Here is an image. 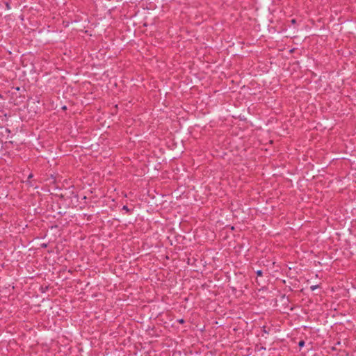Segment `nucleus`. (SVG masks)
Wrapping results in <instances>:
<instances>
[{"mask_svg":"<svg viewBox=\"0 0 356 356\" xmlns=\"http://www.w3.org/2000/svg\"><path fill=\"white\" fill-rule=\"evenodd\" d=\"M41 246H42V248H46V247H47V244H46V243H42V244L41 245Z\"/></svg>","mask_w":356,"mask_h":356,"instance_id":"5","label":"nucleus"},{"mask_svg":"<svg viewBox=\"0 0 356 356\" xmlns=\"http://www.w3.org/2000/svg\"><path fill=\"white\" fill-rule=\"evenodd\" d=\"M31 177H33V175H32V174H30V175H29V177H28V178H29V179H30V178H31Z\"/></svg>","mask_w":356,"mask_h":356,"instance_id":"7","label":"nucleus"},{"mask_svg":"<svg viewBox=\"0 0 356 356\" xmlns=\"http://www.w3.org/2000/svg\"><path fill=\"white\" fill-rule=\"evenodd\" d=\"M298 346L300 347H303L305 346V341H302V340L300 341L299 343H298Z\"/></svg>","mask_w":356,"mask_h":356,"instance_id":"2","label":"nucleus"},{"mask_svg":"<svg viewBox=\"0 0 356 356\" xmlns=\"http://www.w3.org/2000/svg\"><path fill=\"white\" fill-rule=\"evenodd\" d=\"M256 274L258 275V276H261L262 274H263V272L261 270H258L256 271Z\"/></svg>","mask_w":356,"mask_h":356,"instance_id":"1","label":"nucleus"},{"mask_svg":"<svg viewBox=\"0 0 356 356\" xmlns=\"http://www.w3.org/2000/svg\"><path fill=\"white\" fill-rule=\"evenodd\" d=\"M316 287H317V286H311V289L312 290H314L315 289H316Z\"/></svg>","mask_w":356,"mask_h":356,"instance_id":"6","label":"nucleus"},{"mask_svg":"<svg viewBox=\"0 0 356 356\" xmlns=\"http://www.w3.org/2000/svg\"><path fill=\"white\" fill-rule=\"evenodd\" d=\"M177 322L182 324L184 323V320L183 318H180L177 320Z\"/></svg>","mask_w":356,"mask_h":356,"instance_id":"4","label":"nucleus"},{"mask_svg":"<svg viewBox=\"0 0 356 356\" xmlns=\"http://www.w3.org/2000/svg\"><path fill=\"white\" fill-rule=\"evenodd\" d=\"M291 22H292V23H293V24H294V23H296V19H292V20H291Z\"/></svg>","mask_w":356,"mask_h":356,"instance_id":"8","label":"nucleus"},{"mask_svg":"<svg viewBox=\"0 0 356 356\" xmlns=\"http://www.w3.org/2000/svg\"><path fill=\"white\" fill-rule=\"evenodd\" d=\"M122 209H123V210H125L127 212H129V208H128V207H127V206H126V205L123 206Z\"/></svg>","mask_w":356,"mask_h":356,"instance_id":"3","label":"nucleus"}]
</instances>
